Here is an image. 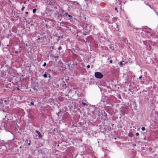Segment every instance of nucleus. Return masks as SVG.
Returning a JSON list of instances; mask_svg holds the SVG:
<instances>
[{
    "instance_id": "obj_1",
    "label": "nucleus",
    "mask_w": 158,
    "mask_h": 158,
    "mask_svg": "<svg viewBox=\"0 0 158 158\" xmlns=\"http://www.w3.org/2000/svg\"><path fill=\"white\" fill-rule=\"evenodd\" d=\"M95 76L97 78L101 79L103 77V76L101 73L96 72L95 73Z\"/></svg>"
},
{
    "instance_id": "obj_2",
    "label": "nucleus",
    "mask_w": 158,
    "mask_h": 158,
    "mask_svg": "<svg viewBox=\"0 0 158 158\" xmlns=\"http://www.w3.org/2000/svg\"><path fill=\"white\" fill-rule=\"evenodd\" d=\"M35 132H36V133H37L39 135V138H42V135H41V133H40V132L39 131H38L37 130H36Z\"/></svg>"
},
{
    "instance_id": "obj_3",
    "label": "nucleus",
    "mask_w": 158,
    "mask_h": 158,
    "mask_svg": "<svg viewBox=\"0 0 158 158\" xmlns=\"http://www.w3.org/2000/svg\"><path fill=\"white\" fill-rule=\"evenodd\" d=\"M115 26H116V28H115V30L116 31H118L119 30V27L118 26L116 23L115 24Z\"/></svg>"
},
{
    "instance_id": "obj_4",
    "label": "nucleus",
    "mask_w": 158,
    "mask_h": 158,
    "mask_svg": "<svg viewBox=\"0 0 158 158\" xmlns=\"http://www.w3.org/2000/svg\"><path fill=\"white\" fill-rule=\"evenodd\" d=\"M131 152L133 153V156H135L136 153L135 151L134 150H133Z\"/></svg>"
},
{
    "instance_id": "obj_5",
    "label": "nucleus",
    "mask_w": 158,
    "mask_h": 158,
    "mask_svg": "<svg viewBox=\"0 0 158 158\" xmlns=\"http://www.w3.org/2000/svg\"><path fill=\"white\" fill-rule=\"evenodd\" d=\"M128 135L130 137H132L133 136V134L131 132H130L129 133Z\"/></svg>"
},
{
    "instance_id": "obj_6",
    "label": "nucleus",
    "mask_w": 158,
    "mask_h": 158,
    "mask_svg": "<svg viewBox=\"0 0 158 158\" xmlns=\"http://www.w3.org/2000/svg\"><path fill=\"white\" fill-rule=\"evenodd\" d=\"M122 3L125 4L126 3V1L124 0H119Z\"/></svg>"
},
{
    "instance_id": "obj_7",
    "label": "nucleus",
    "mask_w": 158,
    "mask_h": 158,
    "mask_svg": "<svg viewBox=\"0 0 158 158\" xmlns=\"http://www.w3.org/2000/svg\"><path fill=\"white\" fill-rule=\"evenodd\" d=\"M36 10H37V9H34L33 10V13L34 14H35V12H36Z\"/></svg>"
},
{
    "instance_id": "obj_8",
    "label": "nucleus",
    "mask_w": 158,
    "mask_h": 158,
    "mask_svg": "<svg viewBox=\"0 0 158 158\" xmlns=\"http://www.w3.org/2000/svg\"><path fill=\"white\" fill-rule=\"evenodd\" d=\"M43 76L44 77L46 78L47 77V75L45 73L43 75Z\"/></svg>"
},
{
    "instance_id": "obj_9",
    "label": "nucleus",
    "mask_w": 158,
    "mask_h": 158,
    "mask_svg": "<svg viewBox=\"0 0 158 158\" xmlns=\"http://www.w3.org/2000/svg\"><path fill=\"white\" fill-rule=\"evenodd\" d=\"M141 130H142V131H144L145 130V128L144 127H142L141 128Z\"/></svg>"
},
{
    "instance_id": "obj_10",
    "label": "nucleus",
    "mask_w": 158,
    "mask_h": 158,
    "mask_svg": "<svg viewBox=\"0 0 158 158\" xmlns=\"http://www.w3.org/2000/svg\"><path fill=\"white\" fill-rule=\"evenodd\" d=\"M61 49H62V47H61V46H60V47H58V49L59 50H61Z\"/></svg>"
},
{
    "instance_id": "obj_11",
    "label": "nucleus",
    "mask_w": 158,
    "mask_h": 158,
    "mask_svg": "<svg viewBox=\"0 0 158 158\" xmlns=\"http://www.w3.org/2000/svg\"><path fill=\"white\" fill-rule=\"evenodd\" d=\"M118 64H119V65H120V66H121V65H122L123 64H122V62H120Z\"/></svg>"
},
{
    "instance_id": "obj_12",
    "label": "nucleus",
    "mask_w": 158,
    "mask_h": 158,
    "mask_svg": "<svg viewBox=\"0 0 158 158\" xmlns=\"http://www.w3.org/2000/svg\"><path fill=\"white\" fill-rule=\"evenodd\" d=\"M116 20V18H113V19H112V20L113 21H115V20Z\"/></svg>"
},
{
    "instance_id": "obj_13",
    "label": "nucleus",
    "mask_w": 158,
    "mask_h": 158,
    "mask_svg": "<svg viewBox=\"0 0 158 158\" xmlns=\"http://www.w3.org/2000/svg\"><path fill=\"white\" fill-rule=\"evenodd\" d=\"M82 103L83 105L85 106L86 105V103L83 102H82Z\"/></svg>"
},
{
    "instance_id": "obj_14",
    "label": "nucleus",
    "mask_w": 158,
    "mask_h": 158,
    "mask_svg": "<svg viewBox=\"0 0 158 158\" xmlns=\"http://www.w3.org/2000/svg\"><path fill=\"white\" fill-rule=\"evenodd\" d=\"M46 65V62H44V64H43V66H44V67Z\"/></svg>"
},
{
    "instance_id": "obj_15",
    "label": "nucleus",
    "mask_w": 158,
    "mask_h": 158,
    "mask_svg": "<svg viewBox=\"0 0 158 158\" xmlns=\"http://www.w3.org/2000/svg\"><path fill=\"white\" fill-rule=\"evenodd\" d=\"M114 9H115V10H116V11L117 12H118V11L117 10V7H115L114 8Z\"/></svg>"
},
{
    "instance_id": "obj_16",
    "label": "nucleus",
    "mask_w": 158,
    "mask_h": 158,
    "mask_svg": "<svg viewBox=\"0 0 158 158\" xmlns=\"http://www.w3.org/2000/svg\"><path fill=\"white\" fill-rule=\"evenodd\" d=\"M31 141L30 140L29 141V143H28V145L29 146H30V144H31Z\"/></svg>"
},
{
    "instance_id": "obj_17",
    "label": "nucleus",
    "mask_w": 158,
    "mask_h": 158,
    "mask_svg": "<svg viewBox=\"0 0 158 158\" xmlns=\"http://www.w3.org/2000/svg\"><path fill=\"white\" fill-rule=\"evenodd\" d=\"M24 6H23L22 8V9H21V10L22 11H23V10H24Z\"/></svg>"
},
{
    "instance_id": "obj_18",
    "label": "nucleus",
    "mask_w": 158,
    "mask_h": 158,
    "mask_svg": "<svg viewBox=\"0 0 158 158\" xmlns=\"http://www.w3.org/2000/svg\"><path fill=\"white\" fill-rule=\"evenodd\" d=\"M135 135H136V136H138L139 135V133H138V132H137L135 134Z\"/></svg>"
},
{
    "instance_id": "obj_19",
    "label": "nucleus",
    "mask_w": 158,
    "mask_h": 158,
    "mask_svg": "<svg viewBox=\"0 0 158 158\" xmlns=\"http://www.w3.org/2000/svg\"><path fill=\"white\" fill-rule=\"evenodd\" d=\"M87 68H90V66H89V65H87Z\"/></svg>"
},
{
    "instance_id": "obj_20",
    "label": "nucleus",
    "mask_w": 158,
    "mask_h": 158,
    "mask_svg": "<svg viewBox=\"0 0 158 158\" xmlns=\"http://www.w3.org/2000/svg\"><path fill=\"white\" fill-rule=\"evenodd\" d=\"M142 76H140V77H139V79H141L142 78Z\"/></svg>"
},
{
    "instance_id": "obj_21",
    "label": "nucleus",
    "mask_w": 158,
    "mask_h": 158,
    "mask_svg": "<svg viewBox=\"0 0 158 158\" xmlns=\"http://www.w3.org/2000/svg\"><path fill=\"white\" fill-rule=\"evenodd\" d=\"M112 62V60H110V63H111Z\"/></svg>"
},
{
    "instance_id": "obj_22",
    "label": "nucleus",
    "mask_w": 158,
    "mask_h": 158,
    "mask_svg": "<svg viewBox=\"0 0 158 158\" xmlns=\"http://www.w3.org/2000/svg\"><path fill=\"white\" fill-rule=\"evenodd\" d=\"M55 3V1H53V3H52V5H54V4Z\"/></svg>"
},
{
    "instance_id": "obj_23",
    "label": "nucleus",
    "mask_w": 158,
    "mask_h": 158,
    "mask_svg": "<svg viewBox=\"0 0 158 158\" xmlns=\"http://www.w3.org/2000/svg\"><path fill=\"white\" fill-rule=\"evenodd\" d=\"M31 105H34V103H33V102H31Z\"/></svg>"
},
{
    "instance_id": "obj_24",
    "label": "nucleus",
    "mask_w": 158,
    "mask_h": 158,
    "mask_svg": "<svg viewBox=\"0 0 158 158\" xmlns=\"http://www.w3.org/2000/svg\"><path fill=\"white\" fill-rule=\"evenodd\" d=\"M28 13V12H25V14H27Z\"/></svg>"
},
{
    "instance_id": "obj_25",
    "label": "nucleus",
    "mask_w": 158,
    "mask_h": 158,
    "mask_svg": "<svg viewBox=\"0 0 158 158\" xmlns=\"http://www.w3.org/2000/svg\"><path fill=\"white\" fill-rule=\"evenodd\" d=\"M68 16L69 17H71V15H68Z\"/></svg>"
},
{
    "instance_id": "obj_26",
    "label": "nucleus",
    "mask_w": 158,
    "mask_h": 158,
    "mask_svg": "<svg viewBox=\"0 0 158 158\" xmlns=\"http://www.w3.org/2000/svg\"><path fill=\"white\" fill-rule=\"evenodd\" d=\"M18 51H15V53H18Z\"/></svg>"
},
{
    "instance_id": "obj_27",
    "label": "nucleus",
    "mask_w": 158,
    "mask_h": 158,
    "mask_svg": "<svg viewBox=\"0 0 158 158\" xmlns=\"http://www.w3.org/2000/svg\"><path fill=\"white\" fill-rule=\"evenodd\" d=\"M28 141V140L27 139L26 141V142L27 141Z\"/></svg>"
},
{
    "instance_id": "obj_28",
    "label": "nucleus",
    "mask_w": 158,
    "mask_h": 158,
    "mask_svg": "<svg viewBox=\"0 0 158 158\" xmlns=\"http://www.w3.org/2000/svg\"><path fill=\"white\" fill-rule=\"evenodd\" d=\"M40 39V38H38V40H39Z\"/></svg>"
},
{
    "instance_id": "obj_29",
    "label": "nucleus",
    "mask_w": 158,
    "mask_h": 158,
    "mask_svg": "<svg viewBox=\"0 0 158 158\" xmlns=\"http://www.w3.org/2000/svg\"><path fill=\"white\" fill-rule=\"evenodd\" d=\"M24 4H25V1H24Z\"/></svg>"
},
{
    "instance_id": "obj_30",
    "label": "nucleus",
    "mask_w": 158,
    "mask_h": 158,
    "mask_svg": "<svg viewBox=\"0 0 158 158\" xmlns=\"http://www.w3.org/2000/svg\"><path fill=\"white\" fill-rule=\"evenodd\" d=\"M118 98H121V97H119Z\"/></svg>"
},
{
    "instance_id": "obj_31",
    "label": "nucleus",
    "mask_w": 158,
    "mask_h": 158,
    "mask_svg": "<svg viewBox=\"0 0 158 158\" xmlns=\"http://www.w3.org/2000/svg\"><path fill=\"white\" fill-rule=\"evenodd\" d=\"M19 48H20V46L19 47Z\"/></svg>"
}]
</instances>
